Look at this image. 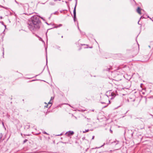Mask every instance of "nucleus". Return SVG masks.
I'll return each instance as SVG.
<instances>
[{
    "label": "nucleus",
    "mask_w": 153,
    "mask_h": 153,
    "mask_svg": "<svg viewBox=\"0 0 153 153\" xmlns=\"http://www.w3.org/2000/svg\"><path fill=\"white\" fill-rule=\"evenodd\" d=\"M15 2H16V3H17V4H19V3H18L17 2L16 0H15Z\"/></svg>",
    "instance_id": "obj_27"
},
{
    "label": "nucleus",
    "mask_w": 153,
    "mask_h": 153,
    "mask_svg": "<svg viewBox=\"0 0 153 153\" xmlns=\"http://www.w3.org/2000/svg\"><path fill=\"white\" fill-rule=\"evenodd\" d=\"M2 125H3V126H4V127L3 123H2Z\"/></svg>",
    "instance_id": "obj_29"
},
{
    "label": "nucleus",
    "mask_w": 153,
    "mask_h": 153,
    "mask_svg": "<svg viewBox=\"0 0 153 153\" xmlns=\"http://www.w3.org/2000/svg\"><path fill=\"white\" fill-rule=\"evenodd\" d=\"M43 133L44 134H48L45 131H44L43 132Z\"/></svg>",
    "instance_id": "obj_17"
},
{
    "label": "nucleus",
    "mask_w": 153,
    "mask_h": 153,
    "mask_svg": "<svg viewBox=\"0 0 153 153\" xmlns=\"http://www.w3.org/2000/svg\"><path fill=\"white\" fill-rule=\"evenodd\" d=\"M101 103H105V102H102Z\"/></svg>",
    "instance_id": "obj_37"
},
{
    "label": "nucleus",
    "mask_w": 153,
    "mask_h": 153,
    "mask_svg": "<svg viewBox=\"0 0 153 153\" xmlns=\"http://www.w3.org/2000/svg\"><path fill=\"white\" fill-rule=\"evenodd\" d=\"M3 51H4V48L3 49ZM3 55L4 54V51H3Z\"/></svg>",
    "instance_id": "obj_25"
},
{
    "label": "nucleus",
    "mask_w": 153,
    "mask_h": 153,
    "mask_svg": "<svg viewBox=\"0 0 153 153\" xmlns=\"http://www.w3.org/2000/svg\"><path fill=\"white\" fill-rule=\"evenodd\" d=\"M105 145V143H104V144H103V145ZM102 146H103V145H102V146H101V147H102Z\"/></svg>",
    "instance_id": "obj_38"
},
{
    "label": "nucleus",
    "mask_w": 153,
    "mask_h": 153,
    "mask_svg": "<svg viewBox=\"0 0 153 153\" xmlns=\"http://www.w3.org/2000/svg\"><path fill=\"white\" fill-rule=\"evenodd\" d=\"M94 136H93V137H92V139H94Z\"/></svg>",
    "instance_id": "obj_23"
},
{
    "label": "nucleus",
    "mask_w": 153,
    "mask_h": 153,
    "mask_svg": "<svg viewBox=\"0 0 153 153\" xmlns=\"http://www.w3.org/2000/svg\"><path fill=\"white\" fill-rule=\"evenodd\" d=\"M27 139H25V140L24 141H23V143H25L26 142H27Z\"/></svg>",
    "instance_id": "obj_15"
},
{
    "label": "nucleus",
    "mask_w": 153,
    "mask_h": 153,
    "mask_svg": "<svg viewBox=\"0 0 153 153\" xmlns=\"http://www.w3.org/2000/svg\"><path fill=\"white\" fill-rule=\"evenodd\" d=\"M20 4L21 5H23V4H22L20 3Z\"/></svg>",
    "instance_id": "obj_31"
},
{
    "label": "nucleus",
    "mask_w": 153,
    "mask_h": 153,
    "mask_svg": "<svg viewBox=\"0 0 153 153\" xmlns=\"http://www.w3.org/2000/svg\"><path fill=\"white\" fill-rule=\"evenodd\" d=\"M36 36L38 37H39V40L40 41H42V42H44V41L42 40V38H40V37H39V36L37 35H36Z\"/></svg>",
    "instance_id": "obj_9"
},
{
    "label": "nucleus",
    "mask_w": 153,
    "mask_h": 153,
    "mask_svg": "<svg viewBox=\"0 0 153 153\" xmlns=\"http://www.w3.org/2000/svg\"><path fill=\"white\" fill-rule=\"evenodd\" d=\"M24 7H29V5L27 4H24Z\"/></svg>",
    "instance_id": "obj_10"
},
{
    "label": "nucleus",
    "mask_w": 153,
    "mask_h": 153,
    "mask_svg": "<svg viewBox=\"0 0 153 153\" xmlns=\"http://www.w3.org/2000/svg\"><path fill=\"white\" fill-rule=\"evenodd\" d=\"M49 4L50 5H53L54 4V3L52 2H50Z\"/></svg>",
    "instance_id": "obj_16"
},
{
    "label": "nucleus",
    "mask_w": 153,
    "mask_h": 153,
    "mask_svg": "<svg viewBox=\"0 0 153 153\" xmlns=\"http://www.w3.org/2000/svg\"><path fill=\"white\" fill-rule=\"evenodd\" d=\"M111 67H110L109 68H107L105 69V70L106 71H109L111 69Z\"/></svg>",
    "instance_id": "obj_8"
},
{
    "label": "nucleus",
    "mask_w": 153,
    "mask_h": 153,
    "mask_svg": "<svg viewBox=\"0 0 153 153\" xmlns=\"http://www.w3.org/2000/svg\"><path fill=\"white\" fill-rule=\"evenodd\" d=\"M4 26H5V27H6V25H4Z\"/></svg>",
    "instance_id": "obj_42"
},
{
    "label": "nucleus",
    "mask_w": 153,
    "mask_h": 153,
    "mask_svg": "<svg viewBox=\"0 0 153 153\" xmlns=\"http://www.w3.org/2000/svg\"><path fill=\"white\" fill-rule=\"evenodd\" d=\"M42 4H44V3H42Z\"/></svg>",
    "instance_id": "obj_41"
},
{
    "label": "nucleus",
    "mask_w": 153,
    "mask_h": 153,
    "mask_svg": "<svg viewBox=\"0 0 153 153\" xmlns=\"http://www.w3.org/2000/svg\"><path fill=\"white\" fill-rule=\"evenodd\" d=\"M110 96L111 97V99H112L115 97V94L114 93L112 92L111 91H107L105 97H109Z\"/></svg>",
    "instance_id": "obj_2"
},
{
    "label": "nucleus",
    "mask_w": 153,
    "mask_h": 153,
    "mask_svg": "<svg viewBox=\"0 0 153 153\" xmlns=\"http://www.w3.org/2000/svg\"><path fill=\"white\" fill-rule=\"evenodd\" d=\"M139 21H138V24H139Z\"/></svg>",
    "instance_id": "obj_35"
},
{
    "label": "nucleus",
    "mask_w": 153,
    "mask_h": 153,
    "mask_svg": "<svg viewBox=\"0 0 153 153\" xmlns=\"http://www.w3.org/2000/svg\"><path fill=\"white\" fill-rule=\"evenodd\" d=\"M62 37V38L63 37V36H62V37Z\"/></svg>",
    "instance_id": "obj_39"
},
{
    "label": "nucleus",
    "mask_w": 153,
    "mask_h": 153,
    "mask_svg": "<svg viewBox=\"0 0 153 153\" xmlns=\"http://www.w3.org/2000/svg\"><path fill=\"white\" fill-rule=\"evenodd\" d=\"M92 111H94V110H92Z\"/></svg>",
    "instance_id": "obj_36"
},
{
    "label": "nucleus",
    "mask_w": 153,
    "mask_h": 153,
    "mask_svg": "<svg viewBox=\"0 0 153 153\" xmlns=\"http://www.w3.org/2000/svg\"><path fill=\"white\" fill-rule=\"evenodd\" d=\"M62 26V24H59V25H58V26H57L55 27V28H57L58 27H61Z\"/></svg>",
    "instance_id": "obj_11"
},
{
    "label": "nucleus",
    "mask_w": 153,
    "mask_h": 153,
    "mask_svg": "<svg viewBox=\"0 0 153 153\" xmlns=\"http://www.w3.org/2000/svg\"><path fill=\"white\" fill-rule=\"evenodd\" d=\"M52 14H51V16L50 17H49V19H50V17H51V15H52Z\"/></svg>",
    "instance_id": "obj_32"
},
{
    "label": "nucleus",
    "mask_w": 153,
    "mask_h": 153,
    "mask_svg": "<svg viewBox=\"0 0 153 153\" xmlns=\"http://www.w3.org/2000/svg\"><path fill=\"white\" fill-rule=\"evenodd\" d=\"M2 7H4V8H5V9H7V8H5V7H3V6H2Z\"/></svg>",
    "instance_id": "obj_30"
},
{
    "label": "nucleus",
    "mask_w": 153,
    "mask_h": 153,
    "mask_svg": "<svg viewBox=\"0 0 153 153\" xmlns=\"http://www.w3.org/2000/svg\"><path fill=\"white\" fill-rule=\"evenodd\" d=\"M76 3L75 4V5L74 8V11H73V13H74V21H75V19H76V4H77V0H76Z\"/></svg>",
    "instance_id": "obj_3"
},
{
    "label": "nucleus",
    "mask_w": 153,
    "mask_h": 153,
    "mask_svg": "<svg viewBox=\"0 0 153 153\" xmlns=\"http://www.w3.org/2000/svg\"><path fill=\"white\" fill-rule=\"evenodd\" d=\"M85 118H86V120H87V122H90V119H89V118H86V117H85Z\"/></svg>",
    "instance_id": "obj_12"
},
{
    "label": "nucleus",
    "mask_w": 153,
    "mask_h": 153,
    "mask_svg": "<svg viewBox=\"0 0 153 153\" xmlns=\"http://www.w3.org/2000/svg\"><path fill=\"white\" fill-rule=\"evenodd\" d=\"M57 13V12H55L53 13V14H56Z\"/></svg>",
    "instance_id": "obj_22"
},
{
    "label": "nucleus",
    "mask_w": 153,
    "mask_h": 153,
    "mask_svg": "<svg viewBox=\"0 0 153 153\" xmlns=\"http://www.w3.org/2000/svg\"><path fill=\"white\" fill-rule=\"evenodd\" d=\"M41 18L44 21L45 20L44 19H43V18L42 17H41Z\"/></svg>",
    "instance_id": "obj_24"
},
{
    "label": "nucleus",
    "mask_w": 153,
    "mask_h": 153,
    "mask_svg": "<svg viewBox=\"0 0 153 153\" xmlns=\"http://www.w3.org/2000/svg\"><path fill=\"white\" fill-rule=\"evenodd\" d=\"M51 104V102H48V104L47 105H46V106H45V107H46V108H48V105H49V104Z\"/></svg>",
    "instance_id": "obj_14"
},
{
    "label": "nucleus",
    "mask_w": 153,
    "mask_h": 153,
    "mask_svg": "<svg viewBox=\"0 0 153 153\" xmlns=\"http://www.w3.org/2000/svg\"><path fill=\"white\" fill-rule=\"evenodd\" d=\"M15 2H16V3H17V4H19V3H18L17 2L16 0H15Z\"/></svg>",
    "instance_id": "obj_26"
},
{
    "label": "nucleus",
    "mask_w": 153,
    "mask_h": 153,
    "mask_svg": "<svg viewBox=\"0 0 153 153\" xmlns=\"http://www.w3.org/2000/svg\"><path fill=\"white\" fill-rule=\"evenodd\" d=\"M110 132H111V133H112V132H113V131H112V130H111V129H110Z\"/></svg>",
    "instance_id": "obj_20"
},
{
    "label": "nucleus",
    "mask_w": 153,
    "mask_h": 153,
    "mask_svg": "<svg viewBox=\"0 0 153 153\" xmlns=\"http://www.w3.org/2000/svg\"><path fill=\"white\" fill-rule=\"evenodd\" d=\"M89 131V129L85 130V131H83V133H86V132L88 131Z\"/></svg>",
    "instance_id": "obj_13"
},
{
    "label": "nucleus",
    "mask_w": 153,
    "mask_h": 153,
    "mask_svg": "<svg viewBox=\"0 0 153 153\" xmlns=\"http://www.w3.org/2000/svg\"><path fill=\"white\" fill-rule=\"evenodd\" d=\"M62 135V134H60V135H57V136H59V135Z\"/></svg>",
    "instance_id": "obj_33"
},
{
    "label": "nucleus",
    "mask_w": 153,
    "mask_h": 153,
    "mask_svg": "<svg viewBox=\"0 0 153 153\" xmlns=\"http://www.w3.org/2000/svg\"><path fill=\"white\" fill-rule=\"evenodd\" d=\"M53 98H54L53 97H51V100H53Z\"/></svg>",
    "instance_id": "obj_19"
},
{
    "label": "nucleus",
    "mask_w": 153,
    "mask_h": 153,
    "mask_svg": "<svg viewBox=\"0 0 153 153\" xmlns=\"http://www.w3.org/2000/svg\"><path fill=\"white\" fill-rule=\"evenodd\" d=\"M41 22L37 15L32 16L27 22L28 27L31 31H36L40 27Z\"/></svg>",
    "instance_id": "obj_1"
},
{
    "label": "nucleus",
    "mask_w": 153,
    "mask_h": 153,
    "mask_svg": "<svg viewBox=\"0 0 153 153\" xmlns=\"http://www.w3.org/2000/svg\"><path fill=\"white\" fill-rule=\"evenodd\" d=\"M74 133V132L73 131H69L68 132H67L65 133V134H67V135L68 136H69L71 135H73Z\"/></svg>",
    "instance_id": "obj_4"
},
{
    "label": "nucleus",
    "mask_w": 153,
    "mask_h": 153,
    "mask_svg": "<svg viewBox=\"0 0 153 153\" xmlns=\"http://www.w3.org/2000/svg\"><path fill=\"white\" fill-rule=\"evenodd\" d=\"M0 18H1V19L2 18V16H1V17H0Z\"/></svg>",
    "instance_id": "obj_34"
},
{
    "label": "nucleus",
    "mask_w": 153,
    "mask_h": 153,
    "mask_svg": "<svg viewBox=\"0 0 153 153\" xmlns=\"http://www.w3.org/2000/svg\"><path fill=\"white\" fill-rule=\"evenodd\" d=\"M2 134H0V138H1V137H2Z\"/></svg>",
    "instance_id": "obj_18"
},
{
    "label": "nucleus",
    "mask_w": 153,
    "mask_h": 153,
    "mask_svg": "<svg viewBox=\"0 0 153 153\" xmlns=\"http://www.w3.org/2000/svg\"><path fill=\"white\" fill-rule=\"evenodd\" d=\"M78 29L79 30V27H78Z\"/></svg>",
    "instance_id": "obj_40"
},
{
    "label": "nucleus",
    "mask_w": 153,
    "mask_h": 153,
    "mask_svg": "<svg viewBox=\"0 0 153 153\" xmlns=\"http://www.w3.org/2000/svg\"><path fill=\"white\" fill-rule=\"evenodd\" d=\"M153 46V43L152 42H150V44L149 45H148V47L149 48H150L151 47H152Z\"/></svg>",
    "instance_id": "obj_6"
},
{
    "label": "nucleus",
    "mask_w": 153,
    "mask_h": 153,
    "mask_svg": "<svg viewBox=\"0 0 153 153\" xmlns=\"http://www.w3.org/2000/svg\"><path fill=\"white\" fill-rule=\"evenodd\" d=\"M30 127V125L29 123L26 125L25 126V128L26 129H28Z\"/></svg>",
    "instance_id": "obj_7"
},
{
    "label": "nucleus",
    "mask_w": 153,
    "mask_h": 153,
    "mask_svg": "<svg viewBox=\"0 0 153 153\" xmlns=\"http://www.w3.org/2000/svg\"><path fill=\"white\" fill-rule=\"evenodd\" d=\"M15 2H16V3H17V4H19V3H18L17 2L16 0H15Z\"/></svg>",
    "instance_id": "obj_28"
},
{
    "label": "nucleus",
    "mask_w": 153,
    "mask_h": 153,
    "mask_svg": "<svg viewBox=\"0 0 153 153\" xmlns=\"http://www.w3.org/2000/svg\"><path fill=\"white\" fill-rule=\"evenodd\" d=\"M141 9L139 7H138L137 10V12L139 14H140L141 13V12H140Z\"/></svg>",
    "instance_id": "obj_5"
},
{
    "label": "nucleus",
    "mask_w": 153,
    "mask_h": 153,
    "mask_svg": "<svg viewBox=\"0 0 153 153\" xmlns=\"http://www.w3.org/2000/svg\"><path fill=\"white\" fill-rule=\"evenodd\" d=\"M46 63L47 64V55H46Z\"/></svg>",
    "instance_id": "obj_21"
}]
</instances>
